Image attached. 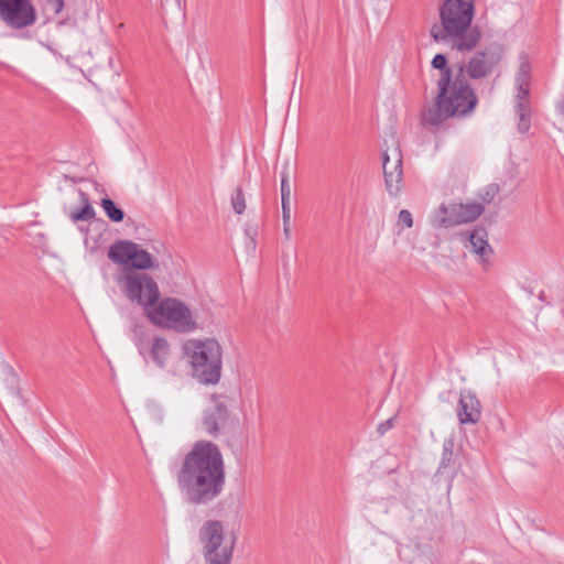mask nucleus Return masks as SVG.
<instances>
[{
    "mask_svg": "<svg viewBox=\"0 0 564 564\" xmlns=\"http://www.w3.org/2000/svg\"><path fill=\"white\" fill-rule=\"evenodd\" d=\"M183 352L191 366V373L202 384H216L221 377L223 348L214 338L189 339Z\"/></svg>",
    "mask_w": 564,
    "mask_h": 564,
    "instance_id": "nucleus-4",
    "label": "nucleus"
},
{
    "mask_svg": "<svg viewBox=\"0 0 564 564\" xmlns=\"http://www.w3.org/2000/svg\"><path fill=\"white\" fill-rule=\"evenodd\" d=\"M475 0H443L438 8L440 24L432 25L430 34L436 42L465 52L474 50L481 39V31L473 26Z\"/></svg>",
    "mask_w": 564,
    "mask_h": 564,
    "instance_id": "nucleus-2",
    "label": "nucleus"
},
{
    "mask_svg": "<svg viewBox=\"0 0 564 564\" xmlns=\"http://www.w3.org/2000/svg\"><path fill=\"white\" fill-rule=\"evenodd\" d=\"M150 358L160 368H164L171 356L169 341L163 337H154L150 344Z\"/></svg>",
    "mask_w": 564,
    "mask_h": 564,
    "instance_id": "nucleus-18",
    "label": "nucleus"
},
{
    "mask_svg": "<svg viewBox=\"0 0 564 564\" xmlns=\"http://www.w3.org/2000/svg\"><path fill=\"white\" fill-rule=\"evenodd\" d=\"M0 20L20 30L32 25L36 13L30 0H0Z\"/></svg>",
    "mask_w": 564,
    "mask_h": 564,
    "instance_id": "nucleus-11",
    "label": "nucleus"
},
{
    "mask_svg": "<svg viewBox=\"0 0 564 564\" xmlns=\"http://www.w3.org/2000/svg\"><path fill=\"white\" fill-rule=\"evenodd\" d=\"M135 243L127 240H119L115 242L108 250V258L118 264H129Z\"/></svg>",
    "mask_w": 564,
    "mask_h": 564,
    "instance_id": "nucleus-17",
    "label": "nucleus"
},
{
    "mask_svg": "<svg viewBox=\"0 0 564 564\" xmlns=\"http://www.w3.org/2000/svg\"><path fill=\"white\" fill-rule=\"evenodd\" d=\"M465 248L477 254L481 263H488L492 254V248L488 243V232L484 228H476L470 231Z\"/></svg>",
    "mask_w": 564,
    "mask_h": 564,
    "instance_id": "nucleus-14",
    "label": "nucleus"
},
{
    "mask_svg": "<svg viewBox=\"0 0 564 564\" xmlns=\"http://www.w3.org/2000/svg\"><path fill=\"white\" fill-rule=\"evenodd\" d=\"M291 187L289 183V173L286 171L281 174V206L283 219V235L285 239L291 237V207H290Z\"/></svg>",
    "mask_w": 564,
    "mask_h": 564,
    "instance_id": "nucleus-16",
    "label": "nucleus"
},
{
    "mask_svg": "<svg viewBox=\"0 0 564 564\" xmlns=\"http://www.w3.org/2000/svg\"><path fill=\"white\" fill-rule=\"evenodd\" d=\"M452 446L453 444L451 442L444 444L443 457L440 464L441 468L446 467L449 464L453 455Z\"/></svg>",
    "mask_w": 564,
    "mask_h": 564,
    "instance_id": "nucleus-24",
    "label": "nucleus"
},
{
    "mask_svg": "<svg viewBox=\"0 0 564 564\" xmlns=\"http://www.w3.org/2000/svg\"><path fill=\"white\" fill-rule=\"evenodd\" d=\"M101 207L110 220L115 223H120L123 220L124 212L121 208H119L112 199L108 197L102 198Z\"/></svg>",
    "mask_w": 564,
    "mask_h": 564,
    "instance_id": "nucleus-22",
    "label": "nucleus"
},
{
    "mask_svg": "<svg viewBox=\"0 0 564 564\" xmlns=\"http://www.w3.org/2000/svg\"><path fill=\"white\" fill-rule=\"evenodd\" d=\"M227 417V406L224 403H216L214 408L204 412L202 427L207 434L216 436L226 423Z\"/></svg>",
    "mask_w": 564,
    "mask_h": 564,
    "instance_id": "nucleus-15",
    "label": "nucleus"
},
{
    "mask_svg": "<svg viewBox=\"0 0 564 564\" xmlns=\"http://www.w3.org/2000/svg\"><path fill=\"white\" fill-rule=\"evenodd\" d=\"M503 46L497 42L476 51L466 63H460L463 74L470 79L489 77L503 57Z\"/></svg>",
    "mask_w": 564,
    "mask_h": 564,
    "instance_id": "nucleus-9",
    "label": "nucleus"
},
{
    "mask_svg": "<svg viewBox=\"0 0 564 564\" xmlns=\"http://www.w3.org/2000/svg\"><path fill=\"white\" fill-rule=\"evenodd\" d=\"M180 492L186 502L208 505L226 485V467L220 448L210 441H197L184 455L176 474Z\"/></svg>",
    "mask_w": 564,
    "mask_h": 564,
    "instance_id": "nucleus-1",
    "label": "nucleus"
},
{
    "mask_svg": "<svg viewBox=\"0 0 564 564\" xmlns=\"http://www.w3.org/2000/svg\"><path fill=\"white\" fill-rule=\"evenodd\" d=\"M481 416V404L468 390L460 392L457 417L462 424H476Z\"/></svg>",
    "mask_w": 564,
    "mask_h": 564,
    "instance_id": "nucleus-13",
    "label": "nucleus"
},
{
    "mask_svg": "<svg viewBox=\"0 0 564 564\" xmlns=\"http://www.w3.org/2000/svg\"><path fill=\"white\" fill-rule=\"evenodd\" d=\"M154 259L153 257L145 250L140 249L135 243V249L133 250L132 259L130 261V268L132 270H145L153 268Z\"/></svg>",
    "mask_w": 564,
    "mask_h": 564,
    "instance_id": "nucleus-20",
    "label": "nucleus"
},
{
    "mask_svg": "<svg viewBox=\"0 0 564 564\" xmlns=\"http://www.w3.org/2000/svg\"><path fill=\"white\" fill-rule=\"evenodd\" d=\"M79 197H80V203H82L83 207L78 210H73L69 215L70 219L74 223L87 221L95 217V209L90 205L87 194L79 191Z\"/></svg>",
    "mask_w": 564,
    "mask_h": 564,
    "instance_id": "nucleus-21",
    "label": "nucleus"
},
{
    "mask_svg": "<svg viewBox=\"0 0 564 564\" xmlns=\"http://www.w3.org/2000/svg\"><path fill=\"white\" fill-rule=\"evenodd\" d=\"M485 212L480 203H451L441 204L430 216V223L434 228H452L463 224L475 221Z\"/></svg>",
    "mask_w": 564,
    "mask_h": 564,
    "instance_id": "nucleus-8",
    "label": "nucleus"
},
{
    "mask_svg": "<svg viewBox=\"0 0 564 564\" xmlns=\"http://www.w3.org/2000/svg\"><path fill=\"white\" fill-rule=\"evenodd\" d=\"M393 421H394V419H393V417H391V419H389V420H387V421H384V422L380 423V424L378 425V429H377V432L379 433V435H383V434H386L390 429H392V427H393Z\"/></svg>",
    "mask_w": 564,
    "mask_h": 564,
    "instance_id": "nucleus-26",
    "label": "nucleus"
},
{
    "mask_svg": "<svg viewBox=\"0 0 564 564\" xmlns=\"http://www.w3.org/2000/svg\"><path fill=\"white\" fill-rule=\"evenodd\" d=\"M118 283L127 299L143 306L145 313L160 297L158 283L148 273L124 269Z\"/></svg>",
    "mask_w": 564,
    "mask_h": 564,
    "instance_id": "nucleus-7",
    "label": "nucleus"
},
{
    "mask_svg": "<svg viewBox=\"0 0 564 564\" xmlns=\"http://www.w3.org/2000/svg\"><path fill=\"white\" fill-rule=\"evenodd\" d=\"M432 67L438 70L436 84L446 80V76L453 78L457 76L459 70H463L460 63L448 65L447 57L444 54H436L432 59Z\"/></svg>",
    "mask_w": 564,
    "mask_h": 564,
    "instance_id": "nucleus-19",
    "label": "nucleus"
},
{
    "mask_svg": "<svg viewBox=\"0 0 564 564\" xmlns=\"http://www.w3.org/2000/svg\"><path fill=\"white\" fill-rule=\"evenodd\" d=\"M205 564H230L236 535L225 529L219 520L204 522L198 532Z\"/></svg>",
    "mask_w": 564,
    "mask_h": 564,
    "instance_id": "nucleus-5",
    "label": "nucleus"
},
{
    "mask_svg": "<svg viewBox=\"0 0 564 564\" xmlns=\"http://www.w3.org/2000/svg\"><path fill=\"white\" fill-rule=\"evenodd\" d=\"M231 206L235 213L238 215H241L246 209V198L240 186H237L234 194L231 195Z\"/></svg>",
    "mask_w": 564,
    "mask_h": 564,
    "instance_id": "nucleus-23",
    "label": "nucleus"
},
{
    "mask_svg": "<svg viewBox=\"0 0 564 564\" xmlns=\"http://www.w3.org/2000/svg\"><path fill=\"white\" fill-rule=\"evenodd\" d=\"M519 69L516 77L518 87L516 112L518 115V130L521 133L529 131L531 126L530 105L528 100L530 91L531 65L527 54H521Z\"/></svg>",
    "mask_w": 564,
    "mask_h": 564,
    "instance_id": "nucleus-10",
    "label": "nucleus"
},
{
    "mask_svg": "<svg viewBox=\"0 0 564 564\" xmlns=\"http://www.w3.org/2000/svg\"><path fill=\"white\" fill-rule=\"evenodd\" d=\"M399 224L405 228H411L413 226V218L408 209H402L399 213Z\"/></svg>",
    "mask_w": 564,
    "mask_h": 564,
    "instance_id": "nucleus-25",
    "label": "nucleus"
},
{
    "mask_svg": "<svg viewBox=\"0 0 564 564\" xmlns=\"http://www.w3.org/2000/svg\"><path fill=\"white\" fill-rule=\"evenodd\" d=\"M436 88L434 104L422 113V123L425 127L437 128L448 118L466 117L478 104L475 89L463 70L453 78L448 79L446 76V80L437 83Z\"/></svg>",
    "mask_w": 564,
    "mask_h": 564,
    "instance_id": "nucleus-3",
    "label": "nucleus"
},
{
    "mask_svg": "<svg viewBox=\"0 0 564 564\" xmlns=\"http://www.w3.org/2000/svg\"><path fill=\"white\" fill-rule=\"evenodd\" d=\"M150 321L159 326L178 332H192L197 328L189 308L177 299H164L155 303L147 313Z\"/></svg>",
    "mask_w": 564,
    "mask_h": 564,
    "instance_id": "nucleus-6",
    "label": "nucleus"
},
{
    "mask_svg": "<svg viewBox=\"0 0 564 564\" xmlns=\"http://www.w3.org/2000/svg\"><path fill=\"white\" fill-rule=\"evenodd\" d=\"M382 169L384 183L388 193L392 196L398 195L402 188V153L398 145L383 151Z\"/></svg>",
    "mask_w": 564,
    "mask_h": 564,
    "instance_id": "nucleus-12",
    "label": "nucleus"
},
{
    "mask_svg": "<svg viewBox=\"0 0 564 564\" xmlns=\"http://www.w3.org/2000/svg\"><path fill=\"white\" fill-rule=\"evenodd\" d=\"M176 2H177V4L180 6V4H181V2H182V0H176Z\"/></svg>",
    "mask_w": 564,
    "mask_h": 564,
    "instance_id": "nucleus-27",
    "label": "nucleus"
}]
</instances>
